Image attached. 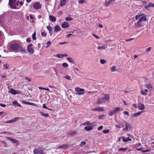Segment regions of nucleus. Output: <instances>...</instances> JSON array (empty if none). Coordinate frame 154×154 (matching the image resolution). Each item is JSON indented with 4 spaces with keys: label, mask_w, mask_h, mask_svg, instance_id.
<instances>
[{
    "label": "nucleus",
    "mask_w": 154,
    "mask_h": 154,
    "mask_svg": "<svg viewBox=\"0 0 154 154\" xmlns=\"http://www.w3.org/2000/svg\"><path fill=\"white\" fill-rule=\"evenodd\" d=\"M147 20L146 17L143 16L141 17L139 19V20L137 22L136 25L138 27H140L143 26H145L146 22Z\"/></svg>",
    "instance_id": "1"
},
{
    "label": "nucleus",
    "mask_w": 154,
    "mask_h": 154,
    "mask_svg": "<svg viewBox=\"0 0 154 154\" xmlns=\"http://www.w3.org/2000/svg\"><path fill=\"white\" fill-rule=\"evenodd\" d=\"M110 99L109 95L108 94H106L104 95V97L100 98L98 99L97 103L101 104L106 102V100H109Z\"/></svg>",
    "instance_id": "2"
},
{
    "label": "nucleus",
    "mask_w": 154,
    "mask_h": 154,
    "mask_svg": "<svg viewBox=\"0 0 154 154\" xmlns=\"http://www.w3.org/2000/svg\"><path fill=\"white\" fill-rule=\"evenodd\" d=\"M20 45L15 43H13L11 44L10 46L11 49L13 51L17 52Z\"/></svg>",
    "instance_id": "3"
},
{
    "label": "nucleus",
    "mask_w": 154,
    "mask_h": 154,
    "mask_svg": "<svg viewBox=\"0 0 154 154\" xmlns=\"http://www.w3.org/2000/svg\"><path fill=\"white\" fill-rule=\"evenodd\" d=\"M75 91L77 92L76 93V94L78 95H81L83 94H84V92H82V91H84L85 90L82 88H76L75 89Z\"/></svg>",
    "instance_id": "4"
},
{
    "label": "nucleus",
    "mask_w": 154,
    "mask_h": 154,
    "mask_svg": "<svg viewBox=\"0 0 154 154\" xmlns=\"http://www.w3.org/2000/svg\"><path fill=\"white\" fill-rule=\"evenodd\" d=\"M17 0H9V5L12 8H17L15 5V6H14V4L15 3L17 2Z\"/></svg>",
    "instance_id": "5"
},
{
    "label": "nucleus",
    "mask_w": 154,
    "mask_h": 154,
    "mask_svg": "<svg viewBox=\"0 0 154 154\" xmlns=\"http://www.w3.org/2000/svg\"><path fill=\"white\" fill-rule=\"evenodd\" d=\"M20 119V117H16L8 121H7L6 122V123H12L14 122H16L17 121H18Z\"/></svg>",
    "instance_id": "6"
},
{
    "label": "nucleus",
    "mask_w": 154,
    "mask_h": 154,
    "mask_svg": "<svg viewBox=\"0 0 154 154\" xmlns=\"http://www.w3.org/2000/svg\"><path fill=\"white\" fill-rule=\"evenodd\" d=\"M32 46V44H30L27 47V51L31 54H32L34 53L33 49L31 48Z\"/></svg>",
    "instance_id": "7"
},
{
    "label": "nucleus",
    "mask_w": 154,
    "mask_h": 154,
    "mask_svg": "<svg viewBox=\"0 0 154 154\" xmlns=\"http://www.w3.org/2000/svg\"><path fill=\"white\" fill-rule=\"evenodd\" d=\"M33 6L34 8L38 9L41 8V5L39 3L37 2L34 4Z\"/></svg>",
    "instance_id": "8"
},
{
    "label": "nucleus",
    "mask_w": 154,
    "mask_h": 154,
    "mask_svg": "<svg viewBox=\"0 0 154 154\" xmlns=\"http://www.w3.org/2000/svg\"><path fill=\"white\" fill-rule=\"evenodd\" d=\"M42 150L40 148H35L33 151L34 154H40Z\"/></svg>",
    "instance_id": "9"
},
{
    "label": "nucleus",
    "mask_w": 154,
    "mask_h": 154,
    "mask_svg": "<svg viewBox=\"0 0 154 154\" xmlns=\"http://www.w3.org/2000/svg\"><path fill=\"white\" fill-rule=\"evenodd\" d=\"M17 52H20L21 53H26V50L23 48H22L20 46L18 49Z\"/></svg>",
    "instance_id": "10"
},
{
    "label": "nucleus",
    "mask_w": 154,
    "mask_h": 154,
    "mask_svg": "<svg viewBox=\"0 0 154 154\" xmlns=\"http://www.w3.org/2000/svg\"><path fill=\"white\" fill-rule=\"evenodd\" d=\"M69 145L66 144H63L58 147L59 149H66L68 148Z\"/></svg>",
    "instance_id": "11"
},
{
    "label": "nucleus",
    "mask_w": 154,
    "mask_h": 154,
    "mask_svg": "<svg viewBox=\"0 0 154 154\" xmlns=\"http://www.w3.org/2000/svg\"><path fill=\"white\" fill-rule=\"evenodd\" d=\"M116 0H106L105 5L106 6H109L112 2H114Z\"/></svg>",
    "instance_id": "12"
},
{
    "label": "nucleus",
    "mask_w": 154,
    "mask_h": 154,
    "mask_svg": "<svg viewBox=\"0 0 154 154\" xmlns=\"http://www.w3.org/2000/svg\"><path fill=\"white\" fill-rule=\"evenodd\" d=\"M122 111L123 109H121V107H117L114 108V109L113 110L115 114L118 113L120 111Z\"/></svg>",
    "instance_id": "13"
},
{
    "label": "nucleus",
    "mask_w": 154,
    "mask_h": 154,
    "mask_svg": "<svg viewBox=\"0 0 154 154\" xmlns=\"http://www.w3.org/2000/svg\"><path fill=\"white\" fill-rule=\"evenodd\" d=\"M61 27L63 28H67L69 27V25L67 22H64L62 24Z\"/></svg>",
    "instance_id": "14"
},
{
    "label": "nucleus",
    "mask_w": 154,
    "mask_h": 154,
    "mask_svg": "<svg viewBox=\"0 0 154 154\" xmlns=\"http://www.w3.org/2000/svg\"><path fill=\"white\" fill-rule=\"evenodd\" d=\"M132 141L131 139L129 137H123V141L125 142H126Z\"/></svg>",
    "instance_id": "15"
},
{
    "label": "nucleus",
    "mask_w": 154,
    "mask_h": 154,
    "mask_svg": "<svg viewBox=\"0 0 154 154\" xmlns=\"http://www.w3.org/2000/svg\"><path fill=\"white\" fill-rule=\"evenodd\" d=\"M8 139L12 143H15L16 144L18 143V141L17 140L9 137L8 138Z\"/></svg>",
    "instance_id": "16"
},
{
    "label": "nucleus",
    "mask_w": 154,
    "mask_h": 154,
    "mask_svg": "<svg viewBox=\"0 0 154 154\" xmlns=\"http://www.w3.org/2000/svg\"><path fill=\"white\" fill-rule=\"evenodd\" d=\"M131 126L128 122H126L125 123V128L123 129L125 131H127L128 130V128H131Z\"/></svg>",
    "instance_id": "17"
},
{
    "label": "nucleus",
    "mask_w": 154,
    "mask_h": 154,
    "mask_svg": "<svg viewBox=\"0 0 154 154\" xmlns=\"http://www.w3.org/2000/svg\"><path fill=\"white\" fill-rule=\"evenodd\" d=\"M138 108L140 110H143L145 109V106L143 104H139Z\"/></svg>",
    "instance_id": "18"
},
{
    "label": "nucleus",
    "mask_w": 154,
    "mask_h": 154,
    "mask_svg": "<svg viewBox=\"0 0 154 154\" xmlns=\"http://www.w3.org/2000/svg\"><path fill=\"white\" fill-rule=\"evenodd\" d=\"M128 149V147L126 148H121L118 149L119 152H124L127 151Z\"/></svg>",
    "instance_id": "19"
},
{
    "label": "nucleus",
    "mask_w": 154,
    "mask_h": 154,
    "mask_svg": "<svg viewBox=\"0 0 154 154\" xmlns=\"http://www.w3.org/2000/svg\"><path fill=\"white\" fill-rule=\"evenodd\" d=\"M49 19L52 22H54L56 20V18L54 16L50 15L49 16Z\"/></svg>",
    "instance_id": "20"
},
{
    "label": "nucleus",
    "mask_w": 154,
    "mask_h": 154,
    "mask_svg": "<svg viewBox=\"0 0 154 154\" xmlns=\"http://www.w3.org/2000/svg\"><path fill=\"white\" fill-rule=\"evenodd\" d=\"M93 128V127L91 126H86L85 127L84 129L87 131H89L92 130Z\"/></svg>",
    "instance_id": "21"
},
{
    "label": "nucleus",
    "mask_w": 154,
    "mask_h": 154,
    "mask_svg": "<svg viewBox=\"0 0 154 154\" xmlns=\"http://www.w3.org/2000/svg\"><path fill=\"white\" fill-rule=\"evenodd\" d=\"M61 28L60 27L58 26H56L54 28V31L55 32H57L61 30Z\"/></svg>",
    "instance_id": "22"
},
{
    "label": "nucleus",
    "mask_w": 154,
    "mask_h": 154,
    "mask_svg": "<svg viewBox=\"0 0 154 154\" xmlns=\"http://www.w3.org/2000/svg\"><path fill=\"white\" fill-rule=\"evenodd\" d=\"M10 92L13 94L15 95L17 94V91L13 88L11 89Z\"/></svg>",
    "instance_id": "23"
},
{
    "label": "nucleus",
    "mask_w": 154,
    "mask_h": 154,
    "mask_svg": "<svg viewBox=\"0 0 154 154\" xmlns=\"http://www.w3.org/2000/svg\"><path fill=\"white\" fill-rule=\"evenodd\" d=\"M66 59L68 60V61L71 63H73L74 62V60L71 57H67L66 58Z\"/></svg>",
    "instance_id": "24"
},
{
    "label": "nucleus",
    "mask_w": 154,
    "mask_h": 154,
    "mask_svg": "<svg viewBox=\"0 0 154 154\" xmlns=\"http://www.w3.org/2000/svg\"><path fill=\"white\" fill-rule=\"evenodd\" d=\"M66 4V0H61L60 1V5L62 6L65 5Z\"/></svg>",
    "instance_id": "25"
},
{
    "label": "nucleus",
    "mask_w": 154,
    "mask_h": 154,
    "mask_svg": "<svg viewBox=\"0 0 154 154\" xmlns=\"http://www.w3.org/2000/svg\"><path fill=\"white\" fill-rule=\"evenodd\" d=\"M97 111L99 112H103L104 111V109L103 108L99 107H97Z\"/></svg>",
    "instance_id": "26"
},
{
    "label": "nucleus",
    "mask_w": 154,
    "mask_h": 154,
    "mask_svg": "<svg viewBox=\"0 0 154 154\" xmlns=\"http://www.w3.org/2000/svg\"><path fill=\"white\" fill-rule=\"evenodd\" d=\"M143 112H140L133 114V116H138L141 115Z\"/></svg>",
    "instance_id": "27"
},
{
    "label": "nucleus",
    "mask_w": 154,
    "mask_h": 154,
    "mask_svg": "<svg viewBox=\"0 0 154 154\" xmlns=\"http://www.w3.org/2000/svg\"><path fill=\"white\" fill-rule=\"evenodd\" d=\"M146 87L149 89H152L153 87L152 85H151L150 84H148L145 85Z\"/></svg>",
    "instance_id": "28"
},
{
    "label": "nucleus",
    "mask_w": 154,
    "mask_h": 154,
    "mask_svg": "<svg viewBox=\"0 0 154 154\" xmlns=\"http://www.w3.org/2000/svg\"><path fill=\"white\" fill-rule=\"evenodd\" d=\"M143 16L142 14H140L138 15H137L136 16L135 19L136 20H138V19H139L141 17H143Z\"/></svg>",
    "instance_id": "29"
},
{
    "label": "nucleus",
    "mask_w": 154,
    "mask_h": 154,
    "mask_svg": "<svg viewBox=\"0 0 154 154\" xmlns=\"http://www.w3.org/2000/svg\"><path fill=\"white\" fill-rule=\"evenodd\" d=\"M40 114L42 116H44L45 117H48L49 115L48 114H44L43 112H39Z\"/></svg>",
    "instance_id": "30"
},
{
    "label": "nucleus",
    "mask_w": 154,
    "mask_h": 154,
    "mask_svg": "<svg viewBox=\"0 0 154 154\" xmlns=\"http://www.w3.org/2000/svg\"><path fill=\"white\" fill-rule=\"evenodd\" d=\"M107 47L106 46H99L98 47V49L99 50L100 49H105L107 48Z\"/></svg>",
    "instance_id": "31"
},
{
    "label": "nucleus",
    "mask_w": 154,
    "mask_h": 154,
    "mask_svg": "<svg viewBox=\"0 0 154 154\" xmlns=\"http://www.w3.org/2000/svg\"><path fill=\"white\" fill-rule=\"evenodd\" d=\"M13 104L14 105H17L18 106L21 107V106L19 104L17 101L15 100L13 102Z\"/></svg>",
    "instance_id": "32"
},
{
    "label": "nucleus",
    "mask_w": 154,
    "mask_h": 154,
    "mask_svg": "<svg viewBox=\"0 0 154 154\" xmlns=\"http://www.w3.org/2000/svg\"><path fill=\"white\" fill-rule=\"evenodd\" d=\"M115 114L114 112V111L113 110H111L110 111L109 113V115L110 116H112L114 114Z\"/></svg>",
    "instance_id": "33"
},
{
    "label": "nucleus",
    "mask_w": 154,
    "mask_h": 154,
    "mask_svg": "<svg viewBox=\"0 0 154 154\" xmlns=\"http://www.w3.org/2000/svg\"><path fill=\"white\" fill-rule=\"evenodd\" d=\"M151 149H148L146 150H143L142 151V152L143 153L146 152H150L151 151Z\"/></svg>",
    "instance_id": "34"
},
{
    "label": "nucleus",
    "mask_w": 154,
    "mask_h": 154,
    "mask_svg": "<svg viewBox=\"0 0 154 154\" xmlns=\"http://www.w3.org/2000/svg\"><path fill=\"white\" fill-rule=\"evenodd\" d=\"M72 18L70 17H68L65 18V20L66 21H69L72 20Z\"/></svg>",
    "instance_id": "35"
},
{
    "label": "nucleus",
    "mask_w": 154,
    "mask_h": 154,
    "mask_svg": "<svg viewBox=\"0 0 154 154\" xmlns=\"http://www.w3.org/2000/svg\"><path fill=\"white\" fill-rule=\"evenodd\" d=\"M47 28L49 31V32H50V31H52V28L50 26H47Z\"/></svg>",
    "instance_id": "36"
},
{
    "label": "nucleus",
    "mask_w": 154,
    "mask_h": 154,
    "mask_svg": "<svg viewBox=\"0 0 154 154\" xmlns=\"http://www.w3.org/2000/svg\"><path fill=\"white\" fill-rule=\"evenodd\" d=\"M10 66H7V64H4L3 65V69H9Z\"/></svg>",
    "instance_id": "37"
},
{
    "label": "nucleus",
    "mask_w": 154,
    "mask_h": 154,
    "mask_svg": "<svg viewBox=\"0 0 154 154\" xmlns=\"http://www.w3.org/2000/svg\"><path fill=\"white\" fill-rule=\"evenodd\" d=\"M109 132V130L108 129L103 130V132L105 134H106L108 133Z\"/></svg>",
    "instance_id": "38"
},
{
    "label": "nucleus",
    "mask_w": 154,
    "mask_h": 154,
    "mask_svg": "<svg viewBox=\"0 0 154 154\" xmlns=\"http://www.w3.org/2000/svg\"><path fill=\"white\" fill-rule=\"evenodd\" d=\"M85 144V142L84 141H82L81 142V144H80L79 145L81 147H82L83 146H84Z\"/></svg>",
    "instance_id": "39"
},
{
    "label": "nucleus",
    "mask_w": 154,
    "mask_h": 154,
    "mask_svg": "<svg viewBox=\"0 0 154 154\" xmlns=\"http://www.w3.org/2000/svg\"><path fill=\"white\" fill-rule=\"evenodd\" d=\"M116 67L115 66H112L111 68V70L112 72H114L116 71Z\"/></svg>",
    "instance_id": "40"
},
{
    "label": "nucleus",
    "mask_w": 154,
    "mask_h": 154,
    "mask_svg": "<svg viewBox=\"0 0 154 154\" xmlns=\"http://www.w3.org/2000/svg\"><path fill=\"white\" fill-rule=\"evenodd\" d=\"M68 64L67 63H64L62 64V66L64 67H67L68 66Z\"/></svg>",
    "instance_id": "41"
},
{
    "label": "nucleus",
    "mask_w": 154,
    "mask_h": 154,
    "mask_svg": "<svg viewBox=\"0 0 154 154\" xmlns=\"http://www.w3.org/2000/svg\"><path fill=\"white\" fill-rule=\"evenodd\" d=\"M36 33L34 32L32 35V38L33 40H35L36 39V37H35Z\"/></svg>",
    "instance_id": "42"
},
{
    "label": "nucleus",
    "mask_w": 154,
    "mask_h": 154,
    "mask_svg": "<svg viewBox=\"0 0 154 154\" xmlns=\"http://www.w3.org/2000/svg\"><path fill=\"white\" fill-rule=\"evenodd\" d=\"M90 123L89 122H87L83 124V125L85 126L89 125H90Z\"/></svg>",
    "instance_id": "43"
},
{
    "label": "nucleus",
    "mask_w": 154,
    "mask_h": 154,
    "mask_svg": "<svg viewBox=\"0 0 154 154\" xmlns=\"http://www.w3.org/2000/svg\"><path fill=\"white\" fill-rule=\"evenodd\" d=\"M105 115H99L98 116V119H102L104 117Z\"/></svg>",
    "instance_id": "44"
},
{
    "label": "nucleus",
    "mask_w": 154,
    "mask_h": 154,
    "mask_svg": "<svg viewBox=\"0 0 154 154\" xmlns=\"http://www.w3.org/2000/svg\"><path fill=\"white\" fill-rule=\"evenodd\" d=\"M100 62L102 64H104L106 63L105 60L104 59H101L100 60Z\"/></svg>",
    "instance_id": "45"
},
{
    "label": "nucleus",
    "mask_w": 154,
    "mask_h": 154,
    "mask_svg": "<svg viewBox=\"0 0 154 154\" xmlns=\"http://www.w3.org/2000/svg\"><path fill=\"white\" fill-rule=\"evenodd\" d=\"M152 49V47H150L148 48L147 49H146V51L147 52H150Z\"/></svg>",
    "instance_id": "46"
},
{
    "label": "nucleus",
    "mask_w": 154,
    "mask_h": 154,
    "mask_svg": "<svg viewBox=\"0 0 154 154\" xmlns=\"http://www.w3.org/2000/svg\"><path fill=\"white\" fill-rule=\"evenodd\" d=\"M51 44V42L50 41H48L47 43V44L48 45L47 46H46V48H47L49 47Z\"/></svg>",
    "instance_id": "47"
},
{
    "label": "nucleus",
    "mask_w": 154,
    "mask_h": 154,
    "mask_svg": "<svg viewBox=\"0 0 154 154\" xmlns=\"http://www.w3.org/2000/svg\"><path fill=\"white\" fill-rule=\"evenodd\" d=\"M64 77H65V78L66 79H67L68 80H71L70 77L68 75H66Z\"/></svg>",
    "instance_id": "48"
},
{
    "label": "nucleus",
    "mask_w": 154,
    "mask_h": 154,
    "mask_svg": "<svg viewBox=\"0 0 154 154\" xmlns=\"http://www.w3.org/2000/svg\"><path fill=\"white\" fill-rule=\"evenodd\" d=\"M46 34H47L46 33L44 32H42L41 33V35L43 36H46Z\"/></svg>",
    "instance_id": "49"
},
{
    "label": "nucleus",
    "mask_w": 154,
    "mask_h": 154,
    "mask_svg": "<svg viewBox=\"0 0 154 154\" xmlns=\"http://www.w3.org/2000/svg\"><path fill=\"white\" fill-rule=\"evenodd\" d=\"M123 113L125 115H129V112L128 111H125L123 112Z\"/></svg>",
    "instance_id": "50"
},
{
    "label": "nucleus",
    "mask_w": 154,
    "mask_h": 154,
    "mask_svg": "<svg viewBox=\"0 0 154 154\" xmlns=\"http://www.w3.org/2000/svg\"><path fill=\"white\" fill-rule=\"evenodd\" d=\"M103 128V126H101L98 128V130L99 131L100 130H101Z\"/></svg>",
    "instance_id": "51"
},
{
    "label": "nucleus",
    "mask_w": 154,
    "mask_h": 154,
    "mask_svg": "<svg viewBox=\"0 0 154 154\" xmlns=\"http://www.w3.org/2000/svg\"><path fill=\"white\" fill-rule=\"evenodd\" d=\"M79 3L80 4H82L84 2V1L83 0H79L78 1Z\"/></svg>",
    "instance_id": "52"
},
{
    "label": "nucleus",
    "mask_w": 154,
    "mask_h": 154,
    "mask_svg": "<svg viewBox=\"0 0 154 154\" xmlns=\"http://www.w3.org/2000/svg\"><path fill=\"white\" fill-rule=\"evenodd\" d=\"M19 1H17V2L14 4V6H15V5L16 6V5L18 6V3H19Z\"/></svg>",
    "instance_id": "53"
},
{
    "label": "nucleus",
    "mask_w": 154,
    "mask_h": 154,
    "mask_svg": "<svg viewBox=\"0 0 154 154\" xmlns=\"http://www.w3.org/2000/svg\"><path fill=\"white\" fill-rule=\"evenodd\" d=\"M56 56L59 58H62V55H61L60 54H57L56 55Z\"/></svg>",
    "instance_id": "54"
},
{
    "label": "nucleus",
    "mask_w": 154,
    "mask_h": 154,
    "mask_svg": "<svg viewBox=\"0 0 154 154\" xmlns=\"http://www.w3.org/2000/svg\"><path fill=\"white\" fill-rule=\"evenodd\" d=\"M77 134V132L76 131H74L73 132H72L70 133V134L71 135H72L73 134Z\"/></svg>",
    "instance_id": "55"
},
{
    "label": "nucleus",
    "mask_w": 154,
    "mask_h": 154,
    "mask_svg": "<svg viewBox=\"0 0 154 154\" xmlns=\"http://www.w3.org/2000/svg\"><path fill=\"white\" fill-rule=\"evenodd\" d=\"M10 134V133H9L8 132H2L1 133V134Z\"/></svg>",
    "instance_id": "56"
},
{
    "label": "nucleus",
    "mask_w": 154,
    "mask_h": 154,
    "mask_svg": "<svg viewBox=\"0 0 154 154\" xmlns=\"http://www.w3.org/2000/svg\"><path fill=\"white\" fill-rule=\"evenodd\" d=\"M30 105H32V106H37V104H35L34 103H31Z\"/></svg>",
    "instance_id": "57"
},
{
    "label": "nucleus",
    "mask_w": 154,
    "mask_h": 154,
    "mask_svg": "<svg viewBox=\"0 0 154 154\" xmlns=\"http://www.w3.org/2000/svg\"><path fill=\"white\" fill-rule=\"evenodd\" d=\"M31 41V39L30 38H28L26 39V41L28 42H30Z\"/></svg>",
    "instance_id": "58"
},
{
    "label": "nucleus",
    "mask_w": 154,
    "mask_h": 154,
    "mask_svg": "<svg viewBox=\"0 0 154 154\" xmlns=\"http://www.w3.org/2000/svg\"><path fill=\"white\" fill-rule=\"evenodd\" d=\"M134 39V38H131V39H126L125 40V41L127 42H128Z\"/></svg>",
    "instance_id": "59"
},
{
    "label": "nucleus",
    "mask_w": 154,
    "mask_h": 154,
    "mask_svg": "<svg viewBox=\"0 0 154 154\" xmlns=\"http://www.w3.org/2000/svg\"><path fill=\"white\" fill-rule=\"evenodd\" d=\"M121 140H122L123 141V137H120L118 139V141H120Z\"/></svg>",
    "instance_id": "60"
},
{
    "label": "nucleus",
    "mask_w": 154,
    "mask_h": 154,
    "mask_svg": "<svg viewBox=\"0 0 154 154\" xmlns=\"http://www.w3.org/2000/svg\"><path fill=\"white\" fill-rule=\"evenodd\" d=\"M42 108L46 109H48V108L47 107L45 104H43V106H42Z\"/></svg>",
    "instance_id": "61"
},
{
    "label": "nucleus",
    "mask_w": 154,
    "mask_h": 154,
    "mask_svg": "<svg viewBox=\"0 0 154 154\" xmlns=\"http://www.w3.org/2000/svg\"><path fill=\"white\" fill-rule=\"evenodd\" d=\"M143 148H144L143 147H141V148H140L139 149H137L138 151H142V149Z\"/></svg>",
    "instance_id": "62"
},
{
    "label": "nucleus",
    "mask_w": 154,
    "mask_h": 154,
    "mask_svg": "<svg viewBox=\"0 0 154 154\" xmlns=\"http://www.w3.org/2000/svg\"><path fill=\"white\" fill-rule=\"evenodd\" d=\"M132 106L135 108H137V105L135 104H133Z\"/></svg>",
    "instance_id": "63"
},
{
    "label": "nucleus",
    "mask_w": 154,
    "mask_h": 154,
    "mask_svg": "<svg viewBox=\"0 0 154 154\" xmlns=\"http://www.w3.org/2000/svg\"><path fill=\"white\" fill-rule=\"evenodd\" d=\"M0 106H2V107H5L6 106V105H5L4 104H2V103H0Z\"/></svg>",
    "instance_id": "64"
}]
</instances>
